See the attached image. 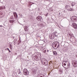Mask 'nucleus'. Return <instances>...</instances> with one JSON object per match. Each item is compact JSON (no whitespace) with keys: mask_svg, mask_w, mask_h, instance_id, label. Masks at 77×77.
<instances>
[{"mask_svg":"<svg viewBox=\"0 0 77 77\" xmlns=\"http://www.w3.org/2000/svg\"><path fill=\"white\" fill-rule=\"evenodd\" d=\"M33 59H34L36 61H38L40 59V56H41V53L39 52H37L35 53L33 55Z\"/></svg>","mask_w":77,"mask_h":77,"instance_id":"1","label":"nucleus"},{"mask_svg":"<svg viewBox=\"0 0 77 77\" xmlns=\"http://www.w3.org/2000/svg\"><path fill=\"white\" fill-rule=\"evenodd\" d=\"M60 45V44L58 42H54L52 44V46L53 48L57 49V48H59Z\"/></svg>","mask_w":77,"mask_h":77,"instance_id":"2","label":"nucleus"},{"mask_svg":"<svg viewBox=\"0 0 77 77\" xmlns=\"http://www.w3.org/2000/svg\"><path fill=\"white\" fill-rule=\"evenodd\" d=\"M41 61L45 66H47L48 65V61L45 59V58H42L41 59Z\"/></svg>","mask_w":77,"mask_h":77,"instance_id":"3","label":"nucleus"},{"mask_svg":"<svg viewBox=\"0 0 77 77\" xmlns=\"http://www.w3.org/2000/svg\"><path fill=\"white\" fill-rule=\"evenodd\" d=\"M23 74L25 75H29V72L26 69H24L23 70Z\"/></svg>","mask_w":77,"mask_h":77,"instance_id":"4","label":"nucleus"},{"mask_svg":"<svg viewBox=\"0 0 77 77\" xmlns=\"http://www.w3.org/2000/svg\"><path fill=\"white\" fill-rule=\"evenodd\" d=\"M72 64H73L74 66L75 67H77V60H73Z\"/></svg>","mask_w":77,"mask_h":77,"instance_id":"5","label":"nucleus"},{"mask_svg":"<svg viewBox=\"0 0 77 77\" xmlns=\"http://www.w3.org/2000/svg\"><path fill=\"white\" fill-rule=\"evenodd\" d=\"M72 26L74 27L75 29H77V25L76 23H73L72 25Z\"/></svg>","mask_w":77,"mask_h":77,"instance_id":"6","label":"nucleus"},{"mask_svg":"<svg viewBox=\"0 0 77 77\" xmlns=\"http://www.w3.org/2000/svg\"><path fill=\"white\" fill-rule=\"evenodd\" d=\"M77 17L75 16H72L71 18V19L72 21H74V20H77Z\"/></svg>","mask_w":77,"mask_h":77,"instance_id":"7","label":"nucleus"},{"mask_svg":"<svg viewBox=\"0 0 77 77\" xmlns=\"http://www.w3.org/2000/svg\"><path fill=\"white\" fill-rule=\"evenodd\" d=\"M42 17H41V16H38L36 18L37 20L39 21L41 20H41H43V19H42Z\"/></svg>","mask_w":77,"mask_h":77,"instance_id":"8","label":"nucleus"},{"mask_svg":"<svg viewBox=\"0 0 77 77\" xmlns=\"http://www.w3.org/2000/svg\"><path fill=\"white\" fill-rule=\"evenodd\" d=\"M45 75L43 74H39L38 75L37 77H44Z\"/></svg>","mask_w":77,"mask_h":77,"instance_id":"9","label":"nucleus"},{"mask_svg":"<svg viewBox=\"0 0 77 77\" xmlns=\"http://www.w3.org/2000/svg\"><path fill=\"white\" fill-rule=\"evenodd\" d=\"M63 67L65 68V69H68L70 68V64L69 63L68 64L67 67H65L64 66H63Z\"/></svg>","mask_w":77,"mask_h":77,"instance_id":"10","label":"nucleus"},{"mask_svg":"<svg viewBox=\"0 0 77 77\" xmlns=\"http://www.w3.org/2000/svg\"><path fill=\"white\" fill-rule=\"evenodd\" d=\"M14 15L15 18H18V15L16 12L13 13Z\"/></svg>","mask_w":77,"mask_h":77,"instance_id":"11","label":"nucleus"},{"mask_svg":"<svg viewBox=\"0 0 77 77\" xmlns=\"http://www.w3.org/2000/svg\"><path fill=\"white\" fill-rule=\"evenodd\" d=\"M37 72V70L36 69H34L32 72V73L33 74H36Z\"/></svg>","mask_w":77,"mask_h":77,"instance_id":"12","label":"nucleus"},{"mask_svg":"<svg viewBox=\"0 0 77 77\" xmlns=\"http://www.w3.org/2000/svg\"><path fill=\"white\" fill-rule=\"evenodd\" d=\"M65 8L66 9H67V10H68V11H69V8H70V7H69V6L67 5H66L65 6Z\"/></svg>","mask_w":77,"mask_h":77,"instance_id":"13","label":"nucleus"},{"mask_svg":"<svg viewBox=\"0 0 77 77\" xmlns=\"http://www.w3.org/2000/svg\"><path fill=\"white\" fill-rule=\"evenodd\" d=\"M24 29L25 31L27 32L29 30V28L27 26H25L24 28Z\"/></svg>","mask_w":77,"mask_h":77,"instance_id":"14","label":"nucleus"},{"mask_svg":"<svg viewBox=\"0 0 77 77\" xmlns=\"http://www.w3.org/2000/svg\"><path fill=\"white\" fill-rule=\"evenodd\" d=\"M52 35H53V37H57V35H56V32H54L52 33Z\"/></svg>","mask_w":77,"mask_h":77,"instance_id":"15","label":"nucleus"},{"mask_svg":"<svg viewBox=\"0 0 77 77\" xmlns=\"http://www.w3.org/2000/svg\"><path fill=\"white\" fill-rule=\"evenodd\" d=\"M63 62H65L66 63V62H67V61H64L62 63V66H64L63 65H64V66H66V63H63Z\"/></svg>","mask_w":77,"mask_h":77,"instance_id":"16","label":"nucleus"},{"mask_svg":"<svg viewBox=\"0 0 77 77\" xmlns=\"http://www.w3.org/2000/svg\"><path fill=\"white\" fill-rule=\"evenodd\" d=\"M49 37L50 39H53V36L52 34H50L49 35Z\"/></svg>","mask_w":77,"mask_h":77,"instance_id":"17","label":"nucleus"},{"mask_svg":"<svg viewBox=\"0 0 77 77\" xmlns=\"http://www.w3.org/2000/svg\"><path fill=\"white\" fill-rule=\"evenodd\" d=\"M69 35H70V36L71 38H72V37H74V35L72 33H69Z\"/></svg>","mask_w":77,"mask_h":77,"instance_id":"18","label":"nucleus"},{"mask_svg":"<svg viewBox=\"0 0 77 77\" xmlns=\"http://www.w3.org/2000/svg\"><path fill=\"white\" fill-rule=\"evenodd\" d=\"M59 72L61 74L63 73V71L62 69H60Z\"/></svg>","mask_w":77,"mask_h":77,"instance_id":"19","label":"nucleus"},{"mask_svg":"<svg viewBox=\"0 0 77 77\" xmlns=\"http://www.w3.org/2000/svg\"><path fill=\"white\" fill-rule=\"evenodd\" d=\"M0 9H5V6H1L0 7Z\"/></svg>","mask_w":77,"mask_h":77,"instance_id":"20","label":"nucleus"},{"mask_svg":"<svg viewBox=\"0 0 77 77\" xmlns=\"http://www.w3.org/2000/svg\"><path fill=\"white\" fill-rule=\"evenodd\" d=\"M33 4H34V3L33 2H29V6H32Z\"/></svg>","mask_w":77,"mask_h":77,"instance_id":"21","label":"nucleus"},{"mask_svg":"<svg viewBox=\"0 0 77 77\" xmlns=\"http://www.w3.org/2000/svg\"><path fill=\"white\" fill-rule=\"evenodd\" d=\"M53 53L54 55H55V56H56L57 55V52L56 51H54Z\"/></svg>","mask_w":77,"mask_h":77,"instance_id":"22","label":"nucleus"},{"mask_svg":"<svg viewBox=\"0 0 77 77\" xmlns=\"http://www.w3.org/2000/svg\"><path fill=\"white\" fill-rule=\"evenodd\" d=\"M9 22H10V23H13L14 22V20H10Z\"/></svg>","mask_w":77,"mask_h":77,"instance_id":"23","label":"nucleus"},{"mask_svg":"<svg viewBox=\"0 0 77 77\" xmlns=\"http://www.w3.org/2000/svg\"><path fill=\"white\" fill-rule=\"evenodd\" d=\"M75 3L74 2H73L72 3L71 5L72 6H74V5H75Z\"/></svg>","mask_w":77,"mask_h":77,"instance_id":"24","label":"nucleus"},{"mask_svg":"<svg viewBox=\"0 0 77 77\" xmlns=\"http://www.w3.org/2000/svg\"><path fill=\"white\" fill-rule=\"evenodd\" d=\"M68 11H74V10L72 9V8H70V9H69V10H68Z\"/></svg>","mask_w":77,"mask_h":77,"instance_id":"25","label":"nucleus"},{"mask_svg":"<svg viewBox=\"0 0 77 77\" xmlns=\"http://www.w3.org/2000/svg\"><path fill=\"white\" fill-rule=\"evenodd\" d=\"M10 19V20H12V19H14V16H11Z\"/></svg>","mask_w":77,"mask_h":77,"instance_id":"26","label":"nucleus"},{"mask_svg":"<svg viewBox=\"0 0 77 77\" xmlns=\"http://www.w3.org/2000/svg\"><path fill=\"white\" fill-rule=\"evenodd\" d=\"M19 16L20 17H21V18H23V16L22 15V14H19Z\"/></svg>","mask_w":77,"mask_h":77,"instance_id":"27","label":"nucleus"},{"mask_svg":"<svg viewBox=\"0 0 77 77\" xmlns=\"http://www.w3.org/2000/svg\"><path fill=\"white\" fill-rule=\"evenodd\" d=\"M17 41V39H14V43H15Z\"/></svg>","mask_w":77,"mask_h":77,"instance_id":"28","label":"nucleus"},{"mask_svg":"<svg viewBox=\"0 0 77 77\" xmlns=\"http://www.w3.org/2000/svg\"><path fill=\"white\" fill-rule=\"evenodd\" d=\"M1 15H2V16H1L2 17H4V15H3V13L1 14Z\"/></svg>","mask_w":77,"mask_h":77,"instance_id":"29","label":"nucleus"},{"mask_svg":"<svg viewBox=\"0 0 77 77\" xmlns=\"http://www.w3.org/2000/svg\"><path fill=\"white\" fill-rule=\"evenodd\" d=\"M12 45H10V48H12Z\"/></svg>","mask_w":77,"mask_h":77,"instance_id":"30","label":"nucleus"},{"mask_svg":"<svg viewBox=\"0 0 77 77\" xmlns=\"http://www.w3.org/2000/svg\"><path fill=\"white\" fill-rule=\"evenodd\" d=\"M44 53H46V50H45L44 51H43Z\"/></svg>","mask_w":77,"mask_h":77,"instance_id":"31","label":"nucleus"},{"mask_svg":"<svg viewBox=\"0 0 77 77\" xmlns=\"http://www.w3.org/2000/svg\"><path fill=\"white\" fill-rule=\"evenodd\" d=\"M21 73V71H19V72H18V74H20Z\"/></svg>","mask_w":77,"mask_h":77,"instance_id":"32","label":"nucleus"},{"mask_svg":"<svg viewBox=\"0 0 77 77\" xmlns=\"http://www.w3.org/2000/svg\"><path fill=\"white\" fill-rule=\"evenodd\" d=\"M8 48H6V49H5V50H8Z\"/></svg>","mask_w":77,"mask_h":77,"instance_id":"33","label":"nucleus"},{"mask_svg":"<svg viewBox=\"0 0 77 77\" xmlns=\"http://www.w3.org/2000/svg\"><path fill=\"white\" fill-rule=\"evenodd\" d=\"M8 51H9V52H11V51L9 50V49L8 48Z\"/></svg>","mask_w":77,"mask_h":77,"instance_id":"34","label":"nucleus"},{"mask_svg":"<svg viewBox=\"0 0 77 77\" xmlns=\"http://www.w3.org/2000/svg\"><path fill=\"white\" fill-rule=\"evenodd\" d=\"M48 15V14H46L45 16H46V17H47Z\"/></svg>","mask_w":77,"mask_h":77,"instance_id":"35","label":"nucleus"},{"mask_svg":"<svg viewBox=\"0 0 77 77\" xmlns=\"http://www.w3.org/2000/svg\"><path fill=\"white\" fill-rule=\"evenodd\" d=\"M67 50H68V49L67 48H66V49L65 50V51H67Z\"/></svg>","mask_w":77,"mask_h":77,"instance_id":"36","label":"nucleus"},{"mask_svg":"<svg viewBox=\"0 0 77 77\" xmlns=\"http://www.w3.org/2000/svg\"><path fill=\"white\" fill-rule=\"evenodd\" d=\"M51 20H52L53 21L54 20L53 19H51Z\"/></svg>","mask_w":77,"mask_h":77,"instance_id":"37","label":"nucleus"},{"mask_svg":"<svg viewBox=\"0 0 77 77\" xmlns=\"http://www.w3.org/2000/svg\"><path fill=\"white\" fill-rule=\"evenodd\" d=\"M0 27H3V26H2V25H0Z\"/></svg>","mask_w":77,"mask_h":77,"instance_id":"38","label":"nucleus"},{"mask_svg":"<svg viewBox=\"0 0 77 77\" xmlns=\"http://www.w3.org/2000/svg\"><path fill=\"white\" fill-rule=\"evenodd\" d=\"M47 51H48H48H49V50H47Z\"/></svg>","mask_w":77,"mask_h":77,"instance_id":"39","label":"nucleus"},{"mask_svg":"<svg viewBox=\"0 0 77 77\" xmlns=\"http://www.w3.org/2000/svg\"><path fill=\"white\" fill-rule=\"evenodd\" d=\"M14 38H15V37H14L13 39H14Z\"/></svg>","mask_w":77,"mask_h":77,"instance_id":"40","label":"nucleus"},{"mask_svg":"<svg viewBox=\"0 0 77 77\" xmlns=\"http://www.w3.org/2000/svg\"><path fill=\"white\" fill-rule=\"evenodd\" d=\"M60 13H59V15H60Z\"/></svg>","mask_w":77,"mask_h":77,"instance_id":"41","label":"nucleus"},{"mask_svg":"<svg viewBox=\"0 0 77 77\" xmlns=\"http://www.w3.org/2000/svg\"><path fill=\"white\" fill-rule=\"evenodd\" d=\"M51 22V23H53V22Z\"/></svg>","mask_w":77,"mask_h":77,"instance_id":"42","label":"nucleus"},{"mask_svg":"<svg viewBox=\"0 0 77 77\" xmlns=\"http://www.w3.org/2000/svg\"><path fill=\"white\" fill-rule=\"evenodd\" d=\"M3 77H4V76Z\"/></svg>","mask_w":77,"mask_h":77,"instance_id":"43","label":"nucleus"}]
</instances>
